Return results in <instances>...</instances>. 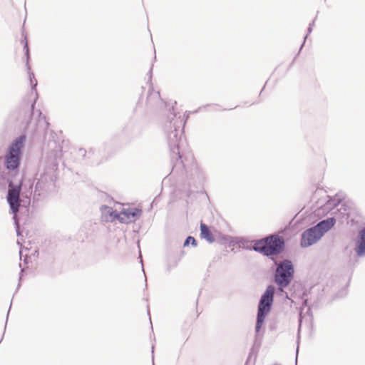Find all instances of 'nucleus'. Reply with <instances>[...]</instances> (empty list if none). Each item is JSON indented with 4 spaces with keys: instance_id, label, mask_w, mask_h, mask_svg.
<instances>
[{
    "instance_id": "f257e3e1",
    "label": "nucleus",
    "mask_w": 365,
    "mask_h": 365,
    "mask_svg": "<svg viewBox=\"0 0 365 365\" xmlns=\"http://www.w3.org/2000/svg\"><path fill=\"white\" fill-rule=\"evenodd\" d=\"M49 150L46 153L43 162L45 163L43 171L37 178L34 200H41L46 198L54 189L58 169V160L61 157L62 148L55 141L48 143Z\"/></svg>"
},
{
    "instance_id": "f03ea898",
    "label": "nucleus",
    "mask_w": 365,
    "mask_h": 365,
    "mask_svg": "<svg viewBox=\"0 0 365 365\" xmlns=\"http://www.w3.org/2000/svg\"><path fill=\"white\" fill-rule=\"evenodd\" d=\"M26 137L21 135L16 138L9 145L4 155V164L7 170H18L22 155V150L24 147Z\"/></svg>"
},
{
    "instance_id": "7ed1b4c3",
    "label": "nucleus",
    "mask_w": 365,
    "mask_h": 365,
    "mask_svg": "<svg viewBox=\"0 0 365 365\" xmlns=\"http://www.w3.org/2000/svg\"><path fill=\"white\" fill-rule=\"evenodd\" d=\"M284 240L277 235H270L254 242L253 249L264 255H276L284 247Z\"/></svg>"
},
{
    "instance_id": "20e7f679",
    "label": "nucleus",
    "mask_w": 365,
    "mask_h": 365,
    "mask_svg": "<svg viewBox=\"0 0 365 365\" xmlns=\"http://www.w3.org/2000/svg\"><path fill=\"white\" fill-rule=\"evenodd\" d=\"M274 293V288L272 286H269L261 297L258 306L257 319L256 324V331L257 332L260 330L266 315L270 311L271 306L273 302Z\"/></svg>"
},
{
    "instance_id": "39448f33",
    "label": "nucleus",
    "mask_w": 365,
    "mask_h": 365,
    "mask_svg": "<svg viewBox=\"0 0 365 365\" xmlns=\"http://www.w3.org/2000/svg\"><path fill=\"white\" fill-rule=\"evenodd\" d=\"M21 188V181L19 184L14 185L12 182L9 183V190L7 194V202L10 206L11 210L14 214V220L16 225L17 235H20L19 224L18 222L16 212L20 206V192Z\"/></svg>"
},
{
    "instance_id": "423d86ee",
    "label": "nucleus",
    "mask_w": 365,
    "mask_h": 365,
    "mask_svg": "<svg viewBox=\"0 0 365 365\" xmlns=\"http://www.w3.org/2000/svg\"><path fill=\"white\" fill-rule=\"evenodd\" d=\"M294 272L293 266L291 262L285 260L277 268L275 274L276 283L282 287H287L292 280Z\"/></svg>"
},
{
    "instance_id": "0eeeda50",
    "label": "nucleus",
    "mask_w": 365,
    "mask_h": 365,
    "mask_svg": "<svg viewBox=\"0 0 365 365\" xmlns=\"http://www.w3.org/2000/svg\"><path fill=\"white\" fill-rule=\"evenodd\" d=\"M142 215V209L138 207L126 206L119 210L118 214H115V218L120 222L130 223L135 222Z\"/></svg>"
},
{
    "instance_id": "6e6552de",
    "label": "nucleus",
    "mask_w": 365,
    "mask_h": 365,
    "mask_svg": "<svg viewBox=\"0 0 365 365\" xmlns=\"http://www.w3.org/2000/svg\"><path fill=\"white\" fill-rule=\"evenodd\" d=\"M322 237V232H317V229L312 227L305 231L302 236L301 245L307 247L315 243Z\"/></svg>"
},
{
    "instance_id": "1a4fd4ad",
    "label": "nucleus",
    "mask_w": 365,
    "mask_h": 365,
    "mask_svg": "<svg viewBox=\"0 0 365 365\" xmlns=\"http://www.w3.org/2000/svg\"><path fill=\"white\" fill-rule=\"evenodd\" d=\"M100 211L101 220L103 222H113L114 221V210L112 206L101 205Z\"/></svg>"
},
{
    "instance_id": "9d476101",
    "label": "nucleus",
    "mask_w": 365,
    "mask_h": 365,
    "mask_svg": "<svg viewBox=\"0 0 365 365\" xmlns=\"http://www.w3.org/2000/svg\"><path fill=\"white\" fill-rule=\"evenodd\" d=\"M355 250L359 256L365 255V228L359 232Z\"/></svg>"
},
{
    "instance_id": "9b49d317",
    "label": "nucleus",
    "mask_w": 365,
    "mask_h": 365,
    "mask_svg": "<svg viewBox=\"0 0 365 365\" xmlns=\"http://www.w3.org/2000/svg\"><path fill=\"white\" fill-rule=\"evenodd\" d=\"M335 224V220L334 218H329L323 220L317 224L314 228L317 229V232H322V236L324 232L330 230Z\"/></svg>"
},
{
    "instance_id": "f8f14e48",
    "label": "nucleus",
    "mask_w": 365,
    "mask_h": 365,
    "mask_svg": "<svg viewBox=\"0 0 365 365\" xmlns=\"http://www.w3.org/2000/svg\"><path fill=\"white\" fill-rule=\"evenodd\" d=\"M200 237L206 240L208 242H215V237L210 228L204 223H200Z\"/></svg>"
},
{
    "instance_id": "ddd939ff",
    "label": "nucleus",
    "mask_w": 365,
    "mask_h": 365,
    "mask_svg": "<svg viewBox=\"0 0 365 365\" xmlns=\"http://www.w3.org/2000/svg\"><path fill=\"white\" fill-rule=\"evenodd\" d=\"M190 243H191L193 246H196L197 245V242H196V240L194 237H191V236H189L185 243H184V246H187Z\"/></svg>"
},
{
    "instance_id": "4468645a",
    "label": "nucleus",
    "mask_w": 365,
    "mask_h": 365,
    "mask_svg": "<svg viewBox=\"0 0 365 365\" xmlns=\"http://www.w3.org/2000/svg\"><path fill=\"white\" fill-rule=\"evenodd\" d=\"M24 49L26 50L25 51V55H26V66H27V69L29 71L31 70V68L29 65V46H28V44L27 43H25V46H24Z\"/></svg>"
},
{
    "instance_id": "2eb2a0df",
    "label": "nucleus",
    "mask_w": 365,
    "mask_h": 365,
    "mask_svg": "<svg viewBox=\"0 0 365 365\" xmlns=\"http://www.w3.org/2000/svg\"><path fill=\"white\" fill-rule=\"evenodd\" d=\"M29 78H30V81H31V83L33 84V80L32 78H34V75L33 73H29Z\"/></svg>"
},
{
    "instance_id": "dca6fc26",
    "label": "nucleus",
    "mask_w": 365,
    "mask_h": 365,
    "mask_svg": "<svg viewBox=\"0 0 365 365\" xmlns=\"http://www.w3.org/2000/svg\"><path fill=\"white\" fill-rule=\"evenodd\" d=\"M79 154L82 155H85L86 154V150L84 149H80L79 150Z\"/></svg>"
},
{
    "instance_id": "f3484780",
    "label": "nucleus",
    "mask_w": 365,
    "mask_h": 365,
    "mask_svg": "<svg viewBox=\"0 0 365 365\" xmlns=\"http://www.w3.org/2000/svg\"><path fill=\"white\" fill-rule=\"evenodd\" d=\"M34 106H35V102L31 105V110H32V111H33V110H34ZM33 114H34V113L32 112V115H33Z\"/></svg>"
},
{
    "instance_id": "a211bd4d",
    "label": "nucleus",
    "mask_w": 365,
    "mask_h": 365,
    "mask_svg": "<svg viewBox=\"0 0 365 365\" xmlns=\"http://www.w3.org/2000/svg\"><path fill=\"white\" fill-rule=\"evenodd\" d=\"M36 85H37V82L36 81V83L32 86V89H35Z\"/></svg>"
}]
</instances>
